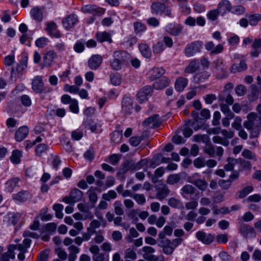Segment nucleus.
Returning <instances> with one entry per match:
<instances>
[{
	"instance_id": "f257e3e1",
	"label": "nucleus",
	"mask_w": 261,
	"mask_h": 261,
	"mask_svg": "<svg viewBox=\"0 0 261 261\" xmlns=\"http://www.w3.org/2000/svg\"><path fill=\"white\" fill-rule=\"evenodd\" d=\"M244 126L251 131L250 137H257L261 128V115L258 116L254 112L250 113L247 116V120L243 123Z\"/></svg>"
},
{
	"instance_id": "f03ea898",
	"label": "nucleus",
	"mask_w": 261,
	"mask_h": 261,
	"mask_svg": "<svg viewBox=\"0 0 261 261\" xmlns=\"http://www.w3.org/2000/svg\"><path fill=\"white\" fill-rule=\"evenodd\" d=\"M32 88L33 91L36 93H48L52 90L51 88L49 87H44L42 76L38 75L36 76L32 80Z\"/></svg>"
},
{
	"instance_id": "7ed1b4c3",
	"label": "nucleus",
	"mask_w": 261,
	"mask_h": 261,
	"mask_svg": "<svg viewBox=\"0 0 261 261\" xmlns=\"http://www.w3.org/2000/svg\"><path fill=\"white\" fill-rule=\"evenodd\" d=\"M84 194L82 191L77 188L72 189L69 196H65L63 201L67 204L75 203L82 200Z\"/></svg>"
},
{
	"instance_id": "20e7f679",
	"label": "nucleus",
	"mask_w": 261,
	"mask_h": 261,
	"mask_svg": "<svg viewBox=\"0 0 261 261\" xmlns=\"http://www.w3.org/2000/svg\"><path fill=\"white\" fill-rule=\"evenodd\" d=\"M202 43L201 41H195L189 44L185 49V53L186 56L191 57L200 51Z\"/></svg>"
},
{
	"instance_id": "39448f33",
	"label": "nucleus",
	"mask_w": 261,
	"mask_h": 261,
	"mask_svg": "<svg viewBox=\"0 0 261 261\" xmlns=\"http://www.w3.org/2000/svg\"><path fill=\"white\" fill-rule=\"evenodd\" d=\"M214 63L215 68L213 72L216 74L217 78L223 79L226 77L227 76V73L223 62L218 59L215 61Z\"/></svg>"
},
{
	"instance_id": "423d86ee",
	"label": "nucleus",
	"mask_w": 261,
	"mask_h": 261,
	"mask_svg": "<svg viewBox=\"0 0 261 261\" xmlns=\"http://www.w3.org/2000/svg\"><path fill=\"white\" fill-rule=\"evenodd\" d=\"M239 232L245 239L248 237L255 238L256 233L254 228L247 224H242L239 227Z\"/></svg>"
},
{
	"instance_id": "0eeeda50",
	"label": "nucleus",
	"mask_w": 261,
	"mask_h": 261,
	"mask_svg": "<svg viewBox=\"0 0 261 261\" xmlns=\"http://www.w3.org/2000/svg\"><path fill=\"white\" fill-rule=\"evenodd\" d=\"M151 12L154 14L164 13L166 15L170 16L171 11L168 10L164 4L159 2H154L151 6Z\"/></svg>"
},
{
	"instance_id": "6e6552de",
	"label": "nucleus",
	"mask_w": 261,
	"mask_h": 261,
	"mask_svg": "<svg viewBox=\"0 0 261 261\" xmlns=\"http://www.w3.org/2000/svg\"><path fill=\"white\" fill-rule=\"evenodd\" d=\"M158 246L162 248L163 252L166 255H171L175 250V246H173L171 241L169 239L165 240H158Z\"/></svg>"
},
{
	"instance_id": "1a4fd4ad",
	"label": "nucleus",
	"mask_w": 261,
	"mask_h": 261,
	"mask_svg": "<svg viewBox=\"0 0 261 261\" xmlns=\"http://www.w3.org/2000/svg\"><path fill=\"white\" fill-rule=\"evenodd\" d=\"M57 56L56 53L53 50L47 51L43 57L42 67H50L53 64L54 60L57 58Z\"/></svg>"
},
{
	"instance_id": "9d476101",
	"label": "nucleus",
	"mask_w": 261,
	"mask_h": 261,
	"mask_svg": "<svg viewBox=\"0 0 261 261\" xmlns=\"http://www.w3.org/2000/svg\"><path fill=\"white\" fill-rule=\"evenodd\" d=\"M133 99L131 97L124 96L122 100L121 108L122 113L125 115H129L133 109Z\"/></svg>"
},
{
	"instance_id": "9b49d317",
	"label": "nucleus",
	"mask_w": 261,
	"mask_h": 261,
	"mask_svg": "<svg viewBox=\"0 0 261 261\" xmlns=\"http://www.w3.org/2000/svg\"><path fill=\"white\" fill-rule=\"evenodd\" d=\"M102 57L99 55H94L89 59L88 65L92 70L97 69L102 62Z\"/></svg>"
},
{
	"instance_id": "f8f14e48",
	"label": "nucleus",
	"mask_w": 261,
	"mask_h": 261,
	"mask_svg": "<svg viewBox=\"0 0 261 261\" xmlns=\"http://www.w3.org/2000/svg\"><path fill=\"white\" fill-rule=\"evenodd\" d=\"M77 21L78 17L74 14L67 15L62 20L63 26L66 30L72 28Z\"/></svg>"
},
{
	"instance_id": "ddd939ff",
	"label": "nucleus",
	"mask_w": 261,
	"mask_h": 261,
	"mask_svg": "<svg viewBox=\"0 0 261 261\" xmlns=\"http://www.w3.org/2000/svg\"><path fill=\"white\" fill-rule=\"evenodd\" d=\"M27 61L28 59L24 57L21 60L20 64L17 63L16 66H13L11 71V77L12 78L13 76L16 75L20 72L24 70L27 67Z\"/></svg>"
},
{
	"instance_id": "4468645a",
	"label": "nucleus",
	"mask_w": 261,
	"mask_h": 261,
	"mask_svg": "<svg viewBox=\"0 0 261 261\" xmlns=\"http://www.w3.org/2000/svg\"><path fill=\"white\" fill-rule=\"evenodd\" d=\"M196 238L205 244H210L213 242L214 237L211 233H206L203 231H198L196 233Z\"/></svg>"
},
{
	"instance_id": "2eb2a0df",
	"label": "nucleus",
	"mask_w": 261,
	"mask_h": 261,
	"mask_svg": "<svg viewBox=\"0 0 261 261\" xmlns=\"http://www.w3.org/2000/svg\"><path fill=\"white\" fill-rule=\"evenodd\" d=\"M152 91V88L150 86H145L142 88L137 95L139 101L142 102L146 100L148 97L151 96Z\"/></svg>"
},
{
	"instance_id": "dca6fc26",
	"label": "nucleus",
	"mask_w": 261,
	"mask_h": 261,
	"mask_svg": "<svg viewBox=\"0 0 261 261\" xmlns=\"http://www.w3.org/2000/svg\"><path fill=\"white\" fill-rule=\"evenodd\" d=\"M162 123L159 115L155 114L146 119L143 122V125L147 126L151 124V128L159 127Z\"/></svg>"
},
{
	"instance_id": "f3484780",
	"label": "nucleus",
	"mask_w": 261,
	"mask_h": 261,
	"mask_svg": "<svg viewBox=\"0 0 261 261\" xmlns=\"http://www.w3.org/2000/svg\"><path fill=\"white\" fill-rule=\"evenodd\" d=\"M81 10L84 13H89L94 15H101L102 14V9L94 5H85L82 7Z\"/></svg>"
},
{
	"instance_id": "a211bd4d",
	"label": "nucleus",
	"mask_w": 261,
	"mask_h": 261,
	"mask_svg": "<svg viewBox=\"0 0 261 261\" xmlns=\"http://www.w3.org/2000/svg\"><path fill=\"white\" fill-rule=\"evenodd\" d=\"M113 58L124 64L130 59V55L123 50H117L114 52Z\"/></svg>"
},
{
	"instance_id": "6ab92c4d",
	"label": "nucleus",
	"mask_w": 261,
	"mask_h": 261,
	"mask_svg": "<svg viewBox=\"0 0 261 261\" xmlns=\"http://www.w3.org/2000/svg\"><path fill=\"white\" fill-rule=\"evenodd\" d=\"M169 192L170 191L168 187L166 185H163L156 189V197L161 201L169 195Z\"/></svg>"
},
{
	"instance_id": "aec40b11",
	"label": "nucleus",
	"mask_w": 261,
	"mask_h": 261,
	"mask_svg": "<svg viewBox=\"0 0 261 261\" xmlns=\"http://www.w3.org/2000/svg\"><path fill=\"white\" fill-rule=\"evenodd\" d=\"M218 99L220 102L225 101L226 104L229 105H231L234 101L230 93L225 91H222L218 95Z\"/></svg>"
},
{
	"instance_id": "412c9836",
	"label": "nucleus",
	"mask_w": 261,
	"mask_h": 261,
	"mask_svg": "<svg viewBox=\"0 0 261 261\" xmlns=\"http://www.w3.org/2000/svg\"><path fill=\"white\" fill-rule=\"evenodd\" d=\"M68 251L69 252L68 261H75L77 254L80 252V248L75 245H70L68 247Z\"/></svg>"
},
{
	"instance_id": "4be33fe9",
	"label": "nucleus",
	"mask_w": 261,
	"mask_h": 261,
	"mask_svg": "<svg viewBox=\"0 0 261 261\" xmlns=\"http://www.w3.org/2000/svg\"><path fill=\"white\" fill-rule=\"evenodd\" d=\"M217 9L220 14L223 15L231 10V4L227 0H222L218 4Z\"/></svg>"
},
{
	"instance_id": "5701e85b",
	"label": "nucleus",
	"mask_w": 261,
	"mask_h": 261,
	"mask_svg": "<svg viewBox=\"0 0 261 261\" xmlns=\"http://www.w3.org/2000/svg\"><path fill=\"white\" fill-rule=\"evenodd\" d=\"M29 129L25 126H21L15 133V139L16 141L20 142L22 141L28 135Z\"/></svg>"
},
{
	"instance_id": "b1692460",
	"label": "nucleus",
	"mask_w": 261,
	"mask_h": 261,
	"mask_svg": "<svg viewBox=\"0 0 261 261\" xmlns=\"http://www.w3.org/2000/svg\"><path fill=\"white\" fill-rule=\"evenodd\" d=\"M188 79L183 77H178L175 83L174 87L176 91L181 92L187 87Z\"/></svg>"
},
{
	"instance_id": "393cba45",
	"label": "nucleus",
	"mask_w": 261,
	"mask_h": 261,
	"mask_svg": "<svg viewBox=\"0 0 261 261\" xmlns=\"http://www.w3.org/2000/svg\"><path fill=\"white\" fill-rule=\"evenodd\" d=\"M247 68V65L244 60H241L239 64H233L230 67L231 73H234L238 72H242Z\"/></svg>"
},
{
	"instance_id": "a878e982",
	"label": "nucleus",
	"mask_w": 261,
	"mask_h": 261,
	"mask_svg": "<svg viewBox=\"0 0 261 261\" xmlns=\"http://www.w3.org/2000/svg\"><path fill=\"white\" fill-rule=\"evenodd\" d=\"M182 29V26L178 24H169L166 28V31L168 33L175 36L180 33Z\"/></svg>"
},
{
	"instance_id": "bb28decb",
	"label": "nucleus",
	"mask_w": 261,
	"mask_h": 261,
	"mask_svg": "<svg viewBox=\"0 0 261 261\" xmlns=\"http://www.w3.org/2000/svg\"><path fill=\"white\" fill-rule=\"evenodd\" d=\"M30 14L34 20L39 22L42 20L43 17L42 10L38 7L32 9L30 11Z\"/></svg>"
},
{
	"instance_id": "cd10ccee",
	"label": "nucleus",
	"mask_w": 261,
	"mask_h": 261,
	"mask_svg": "<svg viewBox=\"0 0 261 261\" xmlns=\"http://www.w3.org/2000/svg\"><path fill=\"white\" fill-rule=\"evenodd\" d=\"M210 76V74L207 71H203L195 74L193 80L195 83L199 84L208 79Z\"/></svg>"
},
{
	"instance_id": "c85d7f7f",
	"label": "nucleus",
	"mask_w": 261,
	"mask_h": 261,
	"mask_svg": "<svg viewBox=\"0 0 261 261\" xmlns=\"http://www.w3.org/2000/svg\"><path fill=\"white\" fill-rule=\"evenodd\" d=\"M168 204L172 207L182 210L184 208L183 203L180 200L176 199L174 197L170 198L168 200Z\"/></svg>"
},
{
	"instance_id": "c756f323",
	"label": "nucleus",
	"mask_w": 261,
	"mask_h": 261,
	"mask_svg": "<svg viewBox=\"0 0 261 261\" xmlns=\"http://www.w3.org/2000/svg\"><path fill=\"white\" fill-rule=\"evenodd\" d=\"M165 71V70L162 67L153 68L149 72L151 76L150 79L153 80L160 77L164 74Z\"/></svg>"
},
{
	"instance_id": "7c9ffc66",
	"label": "nucleus",
	"mask_w": 261,
	"mask_h": 261,
	"mask_svg": "<svg viewBox=\"0 0 261 261\" xmlns=\"http://www.w3.org/2000/svg\"><path fill=\"white\" fill-rule=\"evenodd\" d=\"M199 62L195 59L192 60L188 66L185 69V72L187 73H192L196 71L199 68Z\"/></svg>"
},
{
	"instance_id": "2f4dec72",
	"label": "nucleus",
	"mask_w": 261,
	"mask_h": 261,
	"mask_svg": "<svg viewBox=\"0 0 261 261\" xmlns=\"http://www.w3.org/2000/svg\"><path fill=\"white\" fill-rule=\"evenodd\" d=\"M191 182L202 191H204L207 189V183L205 179L200 178L195 179L192 180Z\"/></svg>"
},
{
	"instance_id": "473e14b6",
	"label": "nucleus",
	"mask_w": 261,
	"mask_h": 261,
	"mask_svg": "<svg viewBox=\"0 0 261 261\" xmlns=\"http://www.w3.org/2000/svg\"><path fill=\"white\" fill-rule=\"evenodd\" d=\"M259 90L255 85H252L250 88V94H249V100L251 101L257 99L259 95Z\"/></svg>"
},
{
	"instance_id": "72a5a7b5",
	"label": "nucleus",
	"mask_w": 261,
	"mask_h": 261,
	"mask_svg": "<svg viewBox=\"0 0 261 261\" xmlns=\"http://www.w3.org/2000/svg\"><path fill=\"white\" fill-rule=\"evenodd\" d=\"M169 84V80L167 78L164 77L162 79L155 81L153 86L155 89H162L168 86Z\"/></svg>"
},
{
	"instance_id": "f704fd0d",
	"label": "nucleus",
	"mask_w": 261,
	"mask_h": 261,
	"mask_svg": "<svg viewBox=\"0 0 261 261\" xmlns=\"http://www.w3.org/2000/svg\"><path fill=\"white\" fill-rule=\"evenodd\" d=\"M29 193L27 191H21L13 195V198L18 202H23L30 197Z\"/></svg>"
},
{
	"instance_id": "c9c22d12",
	"label": "nucleus",
	"mask_w": 261,
	"mask_h": 261,
	"mask_svg": "<svg viewBox=\"0 0 261 261\" xmlns=\"http://www.w3.org/2000/svg\"><path fill=\"white\" fill-rule=\"evenodd\" d=\"M173 232V228L169 225L164 227L163 231L159 233V238L158 240H165L166 236H170Z\"/></svg>"
},
{
	"instance_id": "e433bc0d",
	"label": "nucleus",
	"mask_w": 261,
	"mask_h": 261,
	"mask_svg": "<svg viewBox=\"0 0 261 261\" xmlns=\"http://www.w3.org/2000/svg\"><path fill=\"white\" fill-rule=\"evenodd\" d=\"M226 162L227 164L224 165V169L227 171H232L238 163L237 160L233 158H227Z\"/></svg>"
},
{
	"instance_id": "4c0bfd02",
	"label": "nucleus",
	"mask_w": 261,
	"mask_h": 261,
	"mask_svg": "<svg viewBox=\"0 0 261 261\" xmlns=\"http://www.w3.org/2000/svg\"><path fill=\"white\" fill-rule=\"evenodd\" d=\"M19 179L18 178H14L8 180L6 183V187L9 192H12L14 188L18 186Z\"/></svg>"
},
{
	"instance_id": "58836bf2",
	"label": "nucleus",
	"mask_w": 261,
	"mask_h": 261,
	"mask_svg": "<svg viewBox=\"0 0 261 261\" xmlns=\"http://www.w3.org/2000/svg\"><path fill=\"white\" fill-rule=\"evenodd\" d=\"M21 156V152L19 150L16 149L13 151L10 157V160L13 163L18 164L20 162Z\"/></svg>"
},
{
	"instance_id": "ea45409f",
	"label": "nucleus",
	"mask_w": 261,
	"mask_h": 261,
	"mask_svg": "<svg viewBox=\"0 0 261 261\" xmlns=\"http://www.w3.org/2000/svg\"><path fill=\"white\" fill-rule=\"evenodd\" d=\"M96 37L97 40L100 42L104 41L112 42L110 34L106 32L97 33Z\"/></svg>"
},
{
	"instance_id": "a19ab883",
	"label": "nucleus",
	"mask_w": 261,
	"mask_h": 261,
	"mask_svg": "<svg viewBox=\"0 0 261 261\" xmlns=\"http://www.w3.org/2000/svg\"><path fill=\"white\" fill-rule=\"evenodd\" d=\"M253 190V187L252 186H248L244 188L237 193L238 197L239 198H243Z\"/></svg>"
},
{
	"instance_id": "79ce46f5",
	"label": "nucleus",
	"mask_w": 261,
	"mask_h": 261,
	"mask_svg": "<svg viewBox=\"0 0 261 261\" xmlns=\"http://www.w3.org/2000/svg\"><path fill=\"white\" fill-rule=\"evenodd\" d=\"M139 49L144 57L149 58L151 56V52L149 46L145 44H142L139 46Z\"/></svg>"
},
{
	"instance_id": "37998d69",
	"label": "nucleus",
	"mask_w": 261,
	"mask_h": 261,
	"mask_svg": "<svg viewBox=\"0 0 261 261\" xmlns=\"http://www.w3.org/2000/svg\"><path fill=\"white\" fill-rule=\"evenodd\" d=\"M114 212L118 216L123 215L124 213L122 204L120 201L117 200L114 203Z\"/></svg>"
},
{
	"instance_id": "c03bdc74",
	"label": "nucleus",
	"mask_w": 261,
	"mask_h": 261,
	"mask_svg": "<svg viewBox=\"0 0 261 261\" xmlns=\"http://www.w3.org/2000/svg\"><path fill=\"white\" fill-rule=\"evenodd\" d=\"M242 155L243 157L248 160H251L254 161H256L257 160V157L255 154L247 149H245L243 150L242 152Z\"/></svg>"
},
{
	"instance_id": "a18cd8bd",
	"label": "nucleus",
	"mask_w": 261,
	"mask_h": 261,
	"mask_svg": "<svg viewBox=\"0 0 261 261\" xmlns=\"http://www.w3.org/2000/svg\"><path fill=\"white\" fill-rule=\"evenodd\" d=\"M110 81L113 85H119L121 83L122 76L118 73L112 74L110 75Z\"/></svg>"
},
{
	"instance_id": "49530a36",
	"label": "nucleus",
	"mask_w": 261,
	"mask_h": 261,
	"mask_svg": "<svg viewBox=\"0 0 261 261\" xmlns=\"http://www.w3.org/2000/svg\"><path fill=\"white\" fill-rule=\"evenodd\" d=\"M53 210L56 212V217L59 219H62L63 217V213L62 211L64 206L61 204H55L53 205Z\"/></svg>"
},
{
	"instance_id": "de8ad7c7",
	"label": "nucleus",
	"mask_w": 261,
	"mask_h": 261,
	"mask_svg": "<svg viewBox=\"0 0 261 261\" xmlns=\"http://www.w3.org/2000/svg\"><path fill=\"white\" fill-rule=\"evenodd\" d=\"M124 258L135 260L137 258V254L133 248H127L124 251Z\"/></svg>"
},
{
	"instance_id": "09e8293b",
	"label": "nucleus",
	"mask_w": 261,
	"mask_h": 261,
	"mask_svg": "<svg viewBox=\"0 0 261 261\" xmlns=\"http://www.w3.org/2000/svg\"><path fill=\"white\" fill-rule=\"evenodd\" d=\"M77 208L82 212H86L87 215L86 216L85 219H88L91 220L93 218V214L91 212L88 211L87 207L83 203H79L77 205Z\"/></svg>"
},
{
	"instance_id": "8fccbe9b",
	"label": "nucleus",
	"mask_w": 261,
	"mask_h": 261,
	"mask_svg": "<svg viewBox=\"0 0 261 261\" xmlns=\"http://www.w3.org/2000/svg\"><path fill=\"white\" fill-rule=\"evenodd\" d=\"M249 23L251 25H255L261 20V15L254 14L248 16Z\"/></svg>"
},
{
	"instance_id": "3c124183",
	"label": "nucleus",
	"mask_w": 261,
	"mask_h": 261,
	"mask_svg": "<svg viewBox=\"0 0 261 261\" xmlns=\"http://www.w3.org/2000/svg\"><path fill=\"white\" fill-rule=\"evenodd\" d=\"M212 140L215 143L221 144L224 146H227L229 144V142L227 139L218 136H214Z\"/></svg>"
},
{
	"instance_id": "603ef678",
	"label": "nucleus",
	"mask_w": 261,
	"mask_h": 261,
	"mask_svg": "<svg viewBox=\"0 0 261 261\" xmlns=\"http://www.w3.org/2000/svg\"><path fill=\"white\" fill-rule=\"evenodd\" d=\"M122 138V133L118 130H116L114 131L112 135L111 140L115 144H118L121 142Z\"/></svg>"
},
{
	"instance_id": "864d4df0",
	"label": "nucleus",
	"mask_w": 261,
	"mask_h": 261,
	"mask_svg": "<svg viewBox=\"0 0 261 261\" xmlns=\"http://www.w3.org/2000/svg\"><path fill=\"white\" fill-rule=\"evenodd\" d=\"M124 64L122 63L121 61H117L116 59H113L110 61V66L111 68L115 70H120L122 69Z\"/></svg>"
},
{
	"instance_id": "5fc2aeb1",
	"label": "nucleus",
	"mask_w": 261,
	"mask_h": 261,
	"mask_svg": "<svg viewBox=\"0 0 261 261\" xmlns=\"http://www.w3.org/2000/svg\"><path fill=\"white\" fill-rule=\"evenodd\" d=\"M132 198L139 205H143L146 202V198L143 194H135L133 195Z\"/></svg>"
},
{
	"instance_id": "6e6d98bb",
	"label": "nucleus",
	"mask_w": 261,
	"mask_h": 261,
	"mask_svg": "<svg viewBox=\"0 0 261 261\" xmlns=\"http://www.w3.org/2000/svg\"><path fill=\"white\" fill-rule=\"evenodd\" d=\"M181 191V194L192 195L195 193V188L191 185H186L182 188Z\"/></svg>"
},
{
	"instance_id": "4d7b16f0",
	"label": "nucleus",
	"mask_w": 261,
	"mask_h": 261,
	"mask_svg": "<svg viewBox=\"0 0 261 261\" xmlns=\"http://www.w3.org/2000/svg\"><path fill=\"white\" fill-rule=\"evenodd\" d=\"M101 225L100 222L97 220H93L90 224L89 227L87 229V231H93L94 233L95 232V229L99 228Z\"/></svg>"
},
{
	"instance_id": "13d9d810",
	"label": "nucleus",
	"mask_w": 261,
	"mask_h": 261,
	"mask_svg": "<svg viewBox=\"0 0 261 261\" xmlns=\"http://www.w3.org/2000/svg\"><path fill=\"white\" fill-rule=\"evenodd\" d=\"M162 155L158 154L155 155L150 162L149 166L152 168H154L156 166L162 163L161 162Z\"/></svg>"
},
{
	"instance_id": "bf43d9fd",
	"label": "nucleus",
	"mask_w": 261,
	"mask_h": 261,
	"mask_svg": "<svg viewBox=\"0 0 261 261\" xmlns=\"http://www.w3.org/2000/svg\"><path fill=\"white\" fill-rule=\"evenodd\" d=\"M180 180V176L177 174L170 175L167 179V182L170 185L177 183Z\"/></svg>"
},
{
	"instance_id": "052dcab7",
	"label": "nucleus",
	"mask_w": 261,
	"mask_h": 261,
	"mask_svg": "<svg viewBox=\"0 0 261 261\" xmlns=\"http://www.w3.org/2000/svg\"><path fill=\"white\" fill-rule=\"evenodd\" d=\"M216 240L219 244H225L228 241V235L227 233L219 234L217 236Z\"/></svg>"
},
{
	"instance_id": "680f3d73",
	"label": "nucleus",
	"mask_w": 261,
	"mask_h": 261,
	"mask_svg": "<svg viewBox=\"0 0 261 261\" xmlns=\"http://www.w3.org/2000/svg\"><path fill=\"white\" fill-rule=\"evenodd\" d=\"M247 91L246 87L243 85H239L235 88L236 94L239 96L244 95Z\"/></svg>"
},
{
	"instance_id": "e2e57ef3",
	"label": "nucleus",
	"mask_w": 261,
	"mask_h": 261,
	"mask_svg": "<svg viewBox=\"0 0 261 261\" xmlns=\"http://www.w3.org/2000/svg\"><path fill=\"white\" fill-rule=\"evenodd\" d=\"M181 11L186 14L190 13V8L187 5V0H177Z\"/></svg>"
},
{
	"instance_id": "0e129e2a",
	"label": "nucleus",
	"mask_w": 261,
	"mask_h": 261,
	"mask_svg": "<svg viewBox=\"0 0 261 261\" xmlns=\"http://www.w3.org/2000/svg\"><path fill=\"white\" fill-rule=\"evenodd\" d=\"M117 193L114 190H110L107 193H104L102 195V198L105 200L110 201L112 199H115L117 197Z\"/></svg>"
},
{
	"instance_id": "69168bd1",
	"label": "nucleus",
	"mask_w": 261,
	"mask_h": 261,
	"mask_svg": "<svg viewBox=\"0 0 261 261\" xmlns=\"http://www.w3.org/2000/svg\"><path fill=\"white\" fill-rule=\"evenodd\" d=\"M87 193L88 194L89 201L94 204L97 202L98 199L97 194L92 190V188H91L88 190Z\"/></svg>"
},
{
	"instance_id": "338daca9",
	"label": "nucleus",
	"mask_w": 261,
	"mask_h": 261,
	"mask_svg": "<svg viewBox=\"0 0 261 261\" xmlns=\"http://www.w3.org/2000/svg\"><path fill=\"white\" fill-rule=\"evenodd\" d=\"M242 119L240 116L236 117L231 124L232 127L236 130L240 129L242 127Z\"/></svg>"
},
{
	"instance_id": "774afa93",
	"label": "nucleus",
	"mask_w": 261,
	"mask_h": 261,
	"mask_svg": "<svg viewBox=\"0 0 261 261\" xmlns=\"http://www.w3.org/2000/svg\"><path fill=\"white\" fill-rule=\"evenodd\" d=\"M48 42L47 38L41 37L37 39L35 41L36 45L39 48H43L45 46Z\"/></svg>"
}]
</instances>
